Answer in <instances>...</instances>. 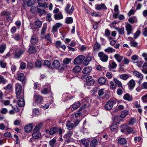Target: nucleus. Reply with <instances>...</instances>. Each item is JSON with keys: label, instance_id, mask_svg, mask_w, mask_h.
Returning a JSON list of instances; mask_svg holds the SVG:
<instances>
[{"label": "nucleus", "instance_id": "obj_1", "mask_svg": "<svg viewBox=\"0 0 147 147\" xmlns=\"http://www.w3.org/2000/svg\"><path fill=\"white\" fill-rule=\"evenodd\" d=\"M16 97L17 98H19L21 95H23L22 92V86L18 83H17L15 86Z\"/></svg>", "mask_w": 147, "mask_h": 147}, {"label": "nucleus", "instance_id": "obj_2", "mask_svg": "<svg viewBox=\"0 0 147 147\" xmlns=\"http://www.w3.org/2000/svg\"><path fill=\"white\" fill-rule=\"evenodd\" d=\"M98 56L100 58V59L103 62H107L108 58V56L104 54L102 52H100L98 53Z\"/></svg>", "mask_w": 147, "mask_h": 147}, {"label": "nucleus", "instance_id": "obj_3", "mask_svg": "<svg viewBox=\"0 0 147 147\" xmlns=\"http://www.w3.org/2000/svg\"><path fill=\"white\" fill-rule=\"evenodd\" d=\"M85 59V57L82 55H79L74 60V63L75 64H81Z\"/></svg>", "mask_w": 147, "mask_h": 147}, {"label": "nucleus", "instance_id": "obj_4", "mask_svg": "<svg viewBox=\"0 0 147 147\" xmlns=\"http://www.w3.org/2000/svg\"><path fill=\"white\" fill-rule=\"evenodd\" d=\"M116 102L112 101H109L105 105V108L107 110H110L113 107L114 104Z\"/></svg>", "mask_w": 147, "mask_h": 147}, {"label": "nucleus", "instance_id": "obj_5", "mask_svg": "<svg viewBox=\"0 0 147 147\" xmlns=\"http://www.w3.org/2000/svg\"><path fill=\"white\" fill-rule=\"evenodd\" d=\"M34 101L35 103L41 104L43 100L42 97L40 95H34Z\"/></svg>", "mask_w": 147, "mask_h": 147}, {"label": "nucleus", "instance_id": "obj_6", "mask_svg": "<svg viewBox=\"0 0 147 147\" xmlns=\"http://www.w3.org/2000/svg\"><path fill=\"white\" fill-rule=\"evenodd\" d=\"M17 98L18 99V106L20 107H24L25 105V103L23 95H21V96H20L19 98Z\"/></svg>", "mask_w": 147, "mask_h": 147}, {"label": "nucleus", "instance_id": "obj_7", "mask_svg": "<svg viewBox=\"0 0 147 147\" xmlns=\"http://www.w3.org/2000/svg\"><path fill=\"white\" fill-rule=\"evenodd\" d=\"M71 5L70 4H68L65 7V12L67 13L70 15H71L74 10V7L73 6H72L70 9L69 10L70 7H71Z\"/></svg>", "mask_w": 147, "mask_h": 147}, {"label": "nucleus", "instance_id": "obj_8", "mask_svg": "<svg viewBox=\"0 0 147 147\" xmlns=\"http://www.w3.org/2000/svg\"><path fill=\"white\" fill-rule=\"evenodd\" d=\"M127 84L129 89L132 90L135 85V82L133 80H131Z\"/></svg>", "mask_w": 147, "mask_h": 147}, {"label": "nucleus", "instance_id": "obj_9", "mask_svg": "<svg viewBox=\"0 0 147 147\" xmlns=\"http://www.w3.org/2000/svg\"><path fill=\"white\" fill-rule=\"evenodd\" d=\"M95 9L98 10L107 9V7L103 3H101L100 4H97L95 5Z\"/></svg>", "mask_w": 147, "mask_h": 147}, {"label": "nucleus", "instance_id": "obj_10", "mask_svg": "<svg viewBox=\"0 0 147 147\" xmlns=\"http://www.w3.org/2000/svg\"><path fill=\"white\" fill-rule=\"evenodd\" d=\"M119 144L121 145H124L127 144V141L124 138H120L117 140Z\"/></svg>", "mask_w": 147, "mask_h": 147}, {"label": "nucleus", "instance_id": "obj_11", "mask_svg": "<svg viewBox=\"0 0 147 147\" xmlns=\"http://www.w3.org/2000/svg\"><path fill=\"white\" fill-rule=\"evenodd\" d=\"M125 28L127 32V34L129 35L131 33L132 31V27L129 24H128L125 26Z\"/></svg>", "mask_w": 147, "mask_h": 147}, {"label": "nucleus", "instance_id": "obj_12", "mask_svg": "<svg viewBox=\"0 0 147 147\" xmlns=\"http://www.w3.org/2000/svg\"><path fill=\"white\" fill-rule=\"evenodd\" d=\"M18 79L23 83L24 82L26 78L24 74L23 73H21L18 74Z\"/></svg>", "mask_w": 147, "mask_h": 147}, {"label": "nucleus", "instance_id": "obj_13", "mask_svg": "<svg viewBox=\"0 0 147 147\" xmlns=\"http://www.w3.org/2000/svg\"><path fill=\"white\" fill-rule=\"evenodd\" d=\"M32 136L33 138L38 139L40 137L41 134L40 132L36 131L32 134Z\"/></svg>", "mask_w": 147, "mask_h": 147}, {"label": "nucleus", "instance_id": "obj_14", "mask_svg": "<svg viewBox=\"0 0 147 147\" xmlns=\"http://www.w3.org/2000/svg\"><path fill=\"white\" fill-rule=\"evenodd\" d=\"M28 52L30 53L34 54L36 52L35 47L33 45H29Z\"/></svg>", "mask_w": 147, "mask_h": 147}, {"label": "nucleus", "instance_id": "obj_15", "mask_svg": "<svg viewBox=\"0 0 147 147\" xmlns=\"http://www.w3.org/2000/svg\"><path fill=\"white\" fill-rule=\"evenodd\" d=\"M32 125L30 124L25 126L24 128L25 131L26 133L30 132L32 130Z\"/></svg>", "mask_w": 147, "mask_h": 147}, {"label": "nucleus", "instance_id": "obj_16", "mask_svg": "<svg viewBox=\"0 0 147 147\" xmlns=\"http://www.w3.org/2000/svg\"><path fill=\"white\" fill-rule=\"evenodd\" d=\"M38 42V39L36 38L35 35H33L30 40V42L32 45H34Z\"/></svg>", "mask_w": 147, "mask_h": 147}, {"label": "nucleus", "instance_id": "obj_17", "mask_svg": "<svg viewBox=\"0 0 147 147\" xmlns=\"http://www.w3.org/2000/svg\"><path fill=\"white\" fill-rule=\"evenodd\" d=\"M92 69V67H85L83 69L82 72L85 74H88L91 72Z\"/></svg>", "mask_w": 147, "mask_h": 147}, {"label": "nucleus", "instance_id": "obj_18", "mask_svg": "<svg viewBox=\"0 0 147 147\" xmlns=\"http://www.w3.org/2000/svg\"><path fill=\"white\" fill-rule=\"evenodd\" d=\"M42 22L40 21H36L34 23V28H39L41 27Z\"/></svg>", "mask_w": 147, "mask_h": 147}, {"label": "nucleus", "instance_id": "obj_19", "mask_svg": "<svg viewBox=\"0 0 147 147\" xmlns=\"http://www.w3.org/2000/svg\"><path fill=\"white\" fill-rule=\"evenodd\" d=\"M66 125L67 127V129L70 130L73 129L74 127V124L73 123H70L68 121L66 123Z\"/></svg>", "mask_w": 147, "mask_h": 147}, {"label": "nucleus", "instance_id": "obj_20", "mask_svg": "<svg viewBox=\"0 0 147 147\" xmlns=\"http://www.w3.org/2000/svg\"><path fill=\"white\" fill-rule=\"evenodd\" d=\"M123 98L128 101H131L132 100V97L129 94H126L124 95Z\"/></svg>", "mask_w": 147, "mask_h": 147}, {"label": "nucleus", "instance_id": "obj_21", "mask_svg": "<svg viewBox=\"0 0 147 147\" xmlns=\"http://www.w3.org/2000/svg\"><path fill=\"white\" fill-rule=\"evenodd\" d=\"M114 57L118 62L120 63L123 57L119 54H115L114 55Z\"/></svg>", "mask_w": 147, "mask_h": 147}, {"label": "nucleus", "instance_id": "obj_22", "mask_svg": "<svg viewBox=\"0 0 147 147\" xmlns=\"http://www.w3.org/2000/svg\"><path fill=\"white\" fill-rule=\"evenodd\" d=\"M134 75L140 78V80H142L143 79V75L141 73L137 71H134L133 72Z\"/></svg>", "mask_w": 147, "mask_h": 147}, {"label": "nucleus", "instance_id": "obj_23", "mask_svg": "<svg viewBox=\"0 0 147 147\" xmlns=\"http://www.w3.org/2000/svg\"><path fill=\"white\" fill-rule=\"evenodd\" d=\"M52 65L55 68L57 69L59 67L60 64L58 61L55 60L53 61L52 63Z\"/></svg>", "mask_w": 147, "mask_h": 147}, {"label": "nucleus", "instance_id": "obj_24", "mask_svg": "<svg viewBox=\"0 0 147 147\" xmlns=\"http://www.w3.org/2000/svg\"><path fill=\"white\" fill-rule=\"evenodd\" d=\"M118 126L117 124H112L110 127L111 130L115 132H116L118 129Z\"/></svg>", "mask_w": 147, "mask_h": 147}, {"label": "nucleus", "instance_id": "obj_25", "mask_svg": "<svg viewBox=\"0 0 147 147\" xmlns=\"http://www.w3.org/2000/svg\"><path fill=\"white\" fill-rule=\"evenodd\" d=\"M115 29L118 32L119 34L120 35H121L124 34V28L123 27L121 28L116 27L115 28Z\"/></svg>", "mask_w": 147, "mask_h": 147}, {"label": "nucleus", "instance_id": "obj_26", "mask_svg": "<svg viewBox=\"0 0 147 147\" xmlns=\"http://www.w3.org/2000/svg\"><path fill=\"white\" fill-rule=\"evenodd\" d=\"M54 18L56 20L62 19L63 18V15L61 13L59 12L54 15Z\"/></svg>", "mask_w": 147, "mask_h": 147}, {"label": "nucleus", "instance_id": "obj_27", "mask_svg": "<svg viewBox=\"0 0 147 147\" xmlns=\"http://www.w3.org/2000/svg\"><path fill=\"white\" fill-rule=\"evenodd\" d=\"M106 78L104 77L100 78L98 80V82L100 84H104L106 82Z\"/></svg>", "mask_w": 147, "mask_h": 147}, {"label": "nucleus", "instance_id": "obj_28", "mask_svg": "<svg viewBox=\"0 0 147 147\" xmlns=\"http://www.w3.org/2000/svg\"><path fill=\"white\" fill-rule=\"evenodd\" d=\"M113 81L115 82V83L119 87H121L122 88H123V87L122 86V84L121 82L118 80L116 78H114Z\"/></svg>", "mask_w": 147, "mask_h": 147}, {"label": "nucleus", "instance_id": "obj_29", "mask_svg": "<svg viewBox=\"0 0 147 147\" xmlns=\"http://www.w3.org/2000/svg\"><path fill=\"white\" fill-rule=\"evenodd\" d=\"M92 77L89 76L84 75L81 77V79L84 81H87L91 79Z\"/></svg>", "mask_w": 147, "mask_h": 147}, {"label": "nucleus", "instance_id": "obj_30", "mask_svg": "<svg viewBox=\"0 0 147 147\" xmlns=\"http://www.w3.org/2000/svg\"><path fill=\"white\" fill-rule=\"evenodd\" d=\"M105 52L108 53H111L115 52V50L111 47H108L105 49Z\"/></svg>", "mask_w": 147, "mask_h": 147}, {"label": "nucleus", "instance_id": "obj_31", "mask_svg": "<svg viewBox=\"0 0 147 147\" xmlns=\"http://www.w3.org/2000/svg\"><path fill=\"white\" fill-rule=\"evenodd\" d=\"M82 142L85 147H89V142L85 139L82 140Z\"/></svg>", "mask_w": 147, "mask_h": 147}, {"label": "nucleus", "instance_id": "obj_32", "mask_svg": "<svg viewBox=\"0 0 147 147\" xmlns=\"http://www.w3.org/2000/svg\"><path fill=\"white\" fill-rule=\"evenodd\" d=\"M128 21L131 23L133 24L137 22V19L136 17L133 16L129 18Z\"/></svg>", "mask_w": 147, "mask_h": 147}, {"label": "nucleus", "instance_id": "obj_33", "mask_svg": "<svg viewBox=\"0 0 147 147\" xmlns=\"http://www.w3.org/2000/svg\"><path fill=\"white\" fill-rule=\"evenodd\" d=\"M95 82V81L93 79L89 80L86 82V84L84 85V86H86V85L89 86L93 85Z\"/></svg>", "mask_w": 147, "mask_h": 147}, {"label": "nucleus", "instance_id": "obj_34", "mask_svg": "<svg viewBox=\"0 0 147 147\" xmlns=\"http://www.w3.org/2000/svg\"><path fill=\"white\" fill-rule=\"evenodd\" d=\"M98 143L97 140L96 139L93 140L90 142V145L91 147H95Z\"/></svg>", "mask_w": 147, "mask_h": 147}, {"label": "nucleus", "instance_id": "obj_35", "mask_svg": "<svg viewBox=\"0 0 147 147\" xmlns=\"http://www.w3.org/2000/svg\"><path fill=\"white\" fill-rule=\"evenodd\" d=\"M38 6L39 7H42L44 8H46L47 7V4L46 3H41L40 2V0H37Z\"/></svg>", "mask_w": 147, "mask_h": 147}, {"label": "nucleus", "instance_id": "obj_36", "mask_svg": "<svg viewBox=\"0 0 147 147\" xmlns=\"http://www.w3.org/2000/svg\"><path fill=\"white\" fill-rule=\"evenodd\" d=\"M57 129L55 127H52L50 129L49 134L51 135H53L57 131Z\"/></svg>", "mask_w": 147, "mask_h": 147}, {"label": "nucleus", "instance_id": "obj_37", "mask_svg": "<svg viewBox=\"0 0 147 147\" xmlns=\"http://www.w3.org/2000/svg\"><path fill=\"white\" fill-rule=\"evenodd\" d=\"M80 103L78 101L76 102L72 105V108L74 109H76L80 106Z\"/></svg>", "mask_w": 147, "mask_h": 147}, {"label": "nucleus", "instance_id": "obj_38", "mask_svg": "<svg viewBox=\"0 0 147 147\" xmlns=\"http://www.w3.org/2000/svg\"><path fill=\"white\" fill-rule=\"evenodd\" d=\"M128 126L127 125H122L121 128V131L122 132H124L125 130L126 131L127 129L128 128Z\"/></svg>", "mask_w": 147, "mask_h": 147}, {"label": "nucleus", "instance_id": "obj_39", "mask_svg": "<svg viewBox=\"0 0 147 147\" xmlns=\"http://www.w3.org/2000/svg\"><path fill=\"white\" fill-rule=\"evenodd\" d=\"M100 45L97 42L95 43V45L94 47V50H100Z\"/></svg>", "mask_w": 147, "mask_h": 147}, {"label": "nucleus", "instance_id": "obj_40", "mask_svg": "<svg viewBox=\"0 0 147 147\" xmlns=\"http://www.w3.org/2000/svg\"><path fill=\"white\" fill-rule=\"evenodd\" d=\"M128 113V111H127L125 110L122 112L121 117V118H124Z\"/></svg>", "mask_w": 147, "mask_h": 147}, {"label": "nucleus", "instance_id": "obj_41", "mask_svg": "<svg viewBox=\"0 0 147 147\" xmlns=\"http://www.w3.org/2000/svg\"><path fill=\"white\" fill-rule=\"evenodd\" d=\"M129 78V75L128 74H123L121 75L120 76V78L124 80H127Z\"/></svg>", "mask_w": 147, "mask_h": 147}, {"label": "nucleus", "instance_id": "obj_42", "mask_svg": "<svg viewBox=\"0 0 147 147\" xmlns=\"http://www.w3.org/2000/svg\"><path fill=\"white\" fill-rule=\"evenodd\" d=\"M6 49V45L4 44L0 45V53H3Z\"/></svg>", "mask_w": 147, "mask_h": 147}, {"label": "nucleus", "instance_id": "obj_43", "mask_svg": "<svg viewBox=\"0 0 147 147\" xmlns=\"http://www.w3.org/2000/svg\"><path fill=\"white\" fill-rule=\"evenodd\" d=\"M73 22V19L72 17H68L66 18L65 22L67 24H70Z\"/></svg>", "mask_w": 147, "mask_h": 147}, {"label": "nucleus", "instance_id": "obj_44", "mask_svg": "<svg viewBox=\"0 0 147 147\" xmlns=\"http://www.w3.org/2000/svg\"><path fill=\"white\" fill-rule=\"evenodd\" d=\"M4 89L8 91H11L12 89V85L11 84H9L6 86L4 87Z\"/></svg>", "mask_w": 147, "mask_h": 147}, {"label": "nucleus", "instance_id": "obj_45", "mask_svg": "<svg viewBox=\"0 0 147 147\" xmlns=\"http://www.w3.org/2000/svg\"><path fill=\"white\" fill-rule=\"evenodd\" d=\"M22 55L25 51V49L24 46H22L20 49H17Z\"/></svg>", "mask_w": 147, "mask_h": 147}, {"label": "nucleus", "instance_id": "obj_46", "mask_svg": "<svg viewBox=\"0 0 147 147\" xmlns=\"http://www.w3.org/2000/svg\"><path fill=\"white\" fill-rule=\"evenodd\" d=\"M7 82V80L4 78L3 77L0 75V83L3 84H5Z\"/></svg>", "mask_w": 147, "mask_h": 147}, {"label": "nucleus", "instance_id": "obj_47", "mask_svg": "<svg viewBox=\"0 0 147 147\" xmlns=\"http://www.w3.org/2000/svg\"><path fill=\"white\" fill-rule=\"evenodd\" d=\"M35 3V0H29L27 2V6L28 7H30L34 5Z\"/></svg>", "mask_w": 147, "mask_h": 147}, {"label": "nucleus", "instance_id": "obj_48", "mask_svg": "<svg viewBox=\"0 0 147 147\" xmlns=\"http://www.w3.org/2000/svg\"><path fill=\"white\" fill-rule=\"evenodd\" d=\"M81 70V68L79 66H77L73 69V71L74 72L78 73Z\"/></svg>", "mask_w": 147, "mask_h": 147}, {"label": "nucleus", "instance_id": "obj_49", "mask_svg": "<svg viewBox=\"0 0 147 147\" xmlns=\"http://www.w3.org/2000/svg\"><path fill=\"white\" fill-rule=\"evenodd\" d=\"M37 10L38 13L39 14L40 16H41L43 14L45 13V11L44 9H41L40 8H38Z\"/></svg>", "mask_w": 147, "mask_h": 147}, {"label": "nucleus", "instance_id": "obj_50", "mask_svg": "<svg viewBox=\"0 0 147 147\" xmlns=\"http://www.w3.org/2000/svg\"><path fill=\"white\" fill-rule=\"evenodd\" d=\"M50 33L48 34L45 35V38L49 42H51V40L50 37Z\"/></svg>", "mask_w": 147, "mask_h": 147}, {"label": "nucleus", "instance_id": "obj_51", "mask_svg": "<svg viewBox=\"0 0 147 147\" xmlns=\"http://www.w3.org/2000/svg\"><path fill=\"white\" fill-rule=\"evenodd\" d=\"M44 65L45 66L48 67L49 68H50L51 63L48 60H45L44 63Z\"/></svg>", "mask_w": 147, "mask_h": 147}, {"label": "nucleus", "instance_id": "obj_52", "mask_svg": "<svg viewBox=\"0 0 147 147\" xmlns=\"http://www.w3.org/2000/svg\"><path fill=\"white\" fill-rule=\"evenodd\" d=\"M42 124L40 123L38 125L33 129L34 131H37L42 127Z\"/></svg>", "mask_w": 147, "mask_h": 147}, {"label": "nucleus", "instance_id": "obj_53", "mask_svg": "<svg viewBox=\"0 0 147 147\" xmlns=\"http://www.w3.org/2000/svg\"><path fill=\"white\" fill-rule=\"evenodd\" d=\"M50 91V89L45 88L41 90V93L42 94H46L48 93Z\"/></svg>", "mask_w": 147, "mask_h": 147}, {"label": "nucleus", "instance_id": "obj_54", "mask_svg": "<svg viewBox=\"0 0 147 147\" xmlns=\"http://www.w3.org/2000/svg\"><path fill=\"white\" fill-rule=\"evenodd\" d=\"M71 61V59L66 58L63 61V62L64 64H68Z\"/></svg>", "mask_w": 147, "mask_h": 147}, {"label": "nucleus", "instance_id": "obj_55", "mask_svg": "<svg viewBox=\"0 0 147 147\" xmlns=\"http://www.w3.org/2000/svg\"><path fill=\"white\" fill-rule=\"evenodd\" d=\"M140 33L141 32L140 30H137L134 34V38L135 39H136L139 36Z\"/></svg>", "mask_w": 147, "mask_h": 147}, {"label": "nucleus", "instance_id": "obj_56", "mask_svg": "<svg viewBox=\"0 0 147 147\" xmlns=\"http://www.w3.org/2000/svg\"><path fill=\"white\" fill-rule=\"evenodd\" d=\"M21 55L20 53L19 52L17 49L16 50V52L15 54V57L16 59L19 58Z\"/></svg>", "mask_w": 147, "mask_h": 147}, {"label": "nucleus", "instance_id": "obj_57", "mask_svg": "<svg viewBox=\"0 0 147 147\" xmlns=\"http://www.w3.org/2000/svg\"><path fill=\"white\" fill-rule=\"evenodd\" d=\"M142 100L144 103L147 102V93L142 97Z\"/></svg>", "mask_w": 147, "mask_h": 147}, {"label": "nucleus", "instance_id": "obj_58", "mask_svg": "<svg viewBox=\"0 0 147 147\" xmlns=\"http://www.w3.org/2000/svg\"><path fill=\"white\" fill-rule=\"evenodd\" d=\"M13 37L15 39L18 41L20 40V39L19 34H15L13 36Z\"/></svg>", "mask_w": 147, "mask_h": 147}, {"label": "nucleus", "instance_id": "obj_59", "mask_svg": "<svg viewBox=\"0 0 147 147\" xmlns=\"http://www.w3.org/2000/svg\"><path fill=\"white\" fill-rule=\"evenodd\" d=\"M36 11V8L34 6H32L30 9V11L33 13H34Z\"/></svg>", "mask_w": 147, "mask_h": 147}, {"label": "nucleus", "instance_id": "obj_60", "mask_svg": "<svg viewBox=\"0 0 147 147\" xmlns=\"http://www.w3.org/2000/svg\"><path fill=\"white\" fill-rule=\"evenodd\" d=\"M110 32L107 29H106L105 31V36L107 37L109 36L110 35Z\"/></svg>", "mask_w": 147, "mask_h": 147}, {"label": "nucleus", "instance_id": "obj_61", "mask_svg": "<svg viewBox=\"0 0 147 147\" xmlns=\"http://www.w3.org/2000/svg\"><path fill=\"white\" fill-rule=\"evenodd\" d=\"M51 14L50 13H48L46 17V20L48 22H50L52 20L51 18Z\"/></svg>", "mask_w": 147, "mask_h": 147}, {"label": "nucleus", "instance_id": "obj_62", "mask_svg": "<svg viewBox=\"0 0 147 147\" xmlns=\"http://www.w3.org/2000/svg\"><path fill=\"white\" fill-rule=\"evenodd\" d=\"M36 66V67L40 68L41 66V62L39 61H37L35 63Z\"/></svg>", "mask_w": 147, "mask_h": 147}, {"label": "nucleus", "instance_id": "obj_63", "mask_svg": "<svg viewBox=\"0 0 147 147\" xmlns=\"http://www.w3.org/2000/svg\"><path fill=\"white\" fill-rule=\"evenodd\" d=\"M9 14V13L6 11H3L1 13V16H7Z\"/></svg>", "mask_w": 147, "mask_h": 147}, {"label": "nucleus", "instance_id": "obj_64", "mask_svg": "<svg viewBox=\"0 0 147 147\" xmlns=\"http://www.w3.org/2000/svg\"><path fill=\"white\" fill-rule=\"evenodd\" d=\"M130 44L131 46L134 47H136L138 44V43L135 41L131 42Z\"/></svg>", "mask_w": 147, "mask_h": 147}]
</instances>
